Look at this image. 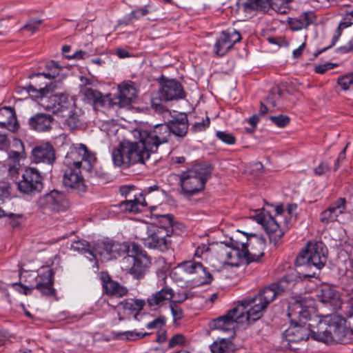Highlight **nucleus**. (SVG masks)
<instances>
[{
  "label": "nucleus",
  "instance_id": "f257e3e1",
  "mask_svg": "<svg viewBox=\"0 0 353 353\" xmlns=\"http://www.w3.org/2000/svg\"><path fill=\"white\" fill-rule=\"evenodd\" d=\"M289 281L286 278L273 283L262 289L252 298H247L239 302V305L230 310L225 315L214 319L211 327L214 330L228 332L233 337L236 323L260 319L268 305L288 288Z\"/></svg>",
  "mask_w": 353,
  "mask_h": 353
},
{
  "label": "nucleus",
  "instance_id": "f03ea898",
  "mask_svg": "<svg viewBox=\"0 0 353 353\" xmlns=\"http://www.w3.org/2000/svg\"><path fill=\"white\" fill-rule=\"evenodd\" d=\"M124 254L126 256L121 261V269L134 279H143L150 261L141 246L131 242L111 241V259Z\"/></svg>",
  "mask_w": 353,
  "mask_h": 353
},
{
  "label": "nucleus",
  "instance_id": "7ed1b4c3",
  "mask_svg": "<svg viewBox=\"0 0 353 353\" xmlns=\"http://www.w3.org/2000/svg\"><path fill=\"white\" fill-rule=\"evenodd\" d=\"M305 300L299 296L288 305V316L290 319L291 325L283 332V343H286L285 346L290 349H296L294 344L307 340L310 334L313 337V331H316V327L311 329L310 324H301L296 321L298 319H307L308 312L305 309Z\"/></svg>",
  "mask_w": 353,
  "mask_h": 353
},
{
  "label": "nucleus",
  "instance_id": "20e7f679",
  "mask_svg": "<svg viewBox=\"0 0 353 353\" xmlns=\"http://www.w3.org/2000/svg\"><path fill=\"white\" fill-rule=\"evenodd\" d=\"M345 323L344 318L335 313L325 315L313 331V339L326 344L345 343L349 332Z\"/></svg>",
  "mask_w": 353,
  "mask_h": 353
},
{
  "label": "nucleus",
  "instance_id": "39448f33",
  "mask_svg": "<svg viewBox=\"0 0 353 353\" xmlns=\"http://www.w3.org/2000/svg\"><path fill=\"white\" fill-rule=\"evenodd\" d=\"M143 139L139 141H123L112 152L113 163L118 167L127 168L136 163H144L152 153Z\"/></svg>",
  "mask_w": 353,
  "mask_h": 353
},
{
  "label": "nucleus",
  "instance_id": "423d86ee",
  "mask_svg": "<svg viewBox=\"0 0 353 353\" xmlns=\"http://www.w3.org/2000/svg\"><path fill=\"white\" fill-rule=\"evenodd\" d=\"M212 171L210 164L201 163L183 172L180 175L183 194L188 197L203 190Z\"/></svg>",
  "mask_w": 353,
  "mask_h": 353
},
{
  "label": "nucleus",
  "instance_id": "0eeeda50",
  "mask_svg": "<svg viewBox=\"0 0 353 353\" xmlns=\"http://www.w3.org/2000/svg\"><path fill=\"white\" fill-rule=\"evenodd\" d=\"M134 235L143 241L145 247L165 252L168 249L170 241L167 238L172 235V231L157 228L154 224L142 223L136 226Z\"/></svg>",
  "mask_w": 353,
  "mask_h": 353
},
{
  "label": "nucleus",
  "instance_id": "6e6552de",
  "mask_svg": "<svg viewBox=\"0 0 353 353\" xmlns=\"http://www.w3.org/2000/svg\"><path fill=\"white\" fill-rule=\"evenodd\" d=\"M160 85L151 101V106L156 112H162L164 110L161 101H177L185 97V90L177 80L164 79Z\"/></svg>",
  "mask_w": 353,
  "mask_h": 353
},
{
  "label": "nucleus",
  "instance_id": "1a4fd4ad",
  "mask_svg": "<svg viewBox=\"0 0 353 353\" xmlns=\"http://www.w3.org/2000/svg\"><path fill=\"white\" fill-rule=\"evenodd\" d=\"M172 275L180 281L191 279L198 285L210 284L213 279L212 274L206 271L203 265L194 261L182 262L174 269Z\"/></svg>",
  "mask_w": 353,
  "mask_h": 353
},
{
  "label": "nucleus",
  "instance_id": "9d476101",
  "mask_svg": "<svg viewBox=\"0 0 353 353\" xmlns=\"http://www.w3.org/2000/svg\"><path fill=\"white\" fill-rule=\"evenodd\" d=\"M276 216L256 214L254 219L260 223L268 234L270 242L276 245L281 242L285 232L288 230V221H285V225L281 226L279 221L282 219V213L284 212L283 205H278L275 208Z\"/></svg>",
  "mask_w": 353,
  "mask_h": 353
},
{
  "label": "nucleus",
  "instance_id": "9b49d317",
  "mask_svg": "<svg viewBox=\"0 0 353 353\" xmlns=\"http://www.w3.org/2000/svg\"><path fill=\"white\" fill-rule=\"evenodd\" d=\"M327 251L323 242H310L305 249L300 252L296 257L298 265L314 267L317 270H321L327 261Z\"/></svg>",
  "mask_w": 353,
  "mask_h": 353
},
{
  "label": "nucleus",
  "instance_id": "f8f14e48",
  "mask_svg": "<svg viewBox=\"0 0 353 353\" xmlns=\"http://www.w3.org/2000/svg\"><path fill=\"white\" fill-rule=\"evenodd\" d=\"M134 137L144 140L149 150L155 152L158 147L168 141L170 128L168 124L161 123L150 130L136 129L133 131Z\"/></svg>",
  "mask_w": 353,
  "mask_h": 353
},
{
  "label": "nucleus",
  "instance_id": "ddd939ff",
  "mask_svg": "<svg viewBox=\"0 0 353 353\" xmlns=\"http://www.w3.org/2000/svg\"><path fill=\"white\" fill-rule=\"evenodd\" d=\"M96 161L95 155L88 151L85 145L80 144L68 152L65 163L68 168L84 170L91 172L93 163Z\"/></svg>",
  "mask_w": 353,
  "mask_h": 353
},
{
  "label": "nucleus",
  "instance_id": "4468645a",
  "mask_svg": "<svg viewBox=\"0 0 353 353\" xmlns=\"http://www.w3.org/2000/svg\"><path fill=\"white\" fill-rule=\"evenodd\" d=\"M43 178L35 168H27L22 174V179L17 183L20 192L28 195H34L43 189Z\"/></svg>",
  "mask_w": 353,
  "mask_h": 353
},
{
  "label": "nucleus",
  "instance_id": "2eb2a0df",
  "mask_svg": "<svg viewBox=\"0 0 353 353\" xmlns=\"http://www.w3.org/2000/svg\"><path fill=\"white\" fill-rule=\"evenodd\" d=\"M31 158L33 163H43L47 170H51L56 160V151L52 144L44 143L32 149Z\"/></svg>",
  "mask_w": 353,
  "mask_h": 353
},
{
  "label": "nucleus",
  "instance_id": "dca6fc26",
  "mask_svg": "<svg viewBox=\"0 0 353 353\" xmlns=\"http://www.w3.org/2000/svg\"><path fill=\"white\" fill-rule=\"evenodd\" d=\"M231 247L225 248L222 255L225 256V263L230 266H239L243 260H245V254L248 253L246 243L238 240L231 239Z\"/></svg>",
  "mask_w": 353,
  "mask_h": 353
},
{
  "label": "nucleus",
  "instance_id": "f3484780",
  "mask_svg": "<svg viewBox=\"0 0 353 353\" xmlns=\"http://www.w3.org/2000/svg\"><path fill=\"white\" fill-rule=\"evenodd\" d=\"M65 196L63 192L57 190H52L50 192L41 196L37 203L39 206L43 209L60 212L65 209Z\"/></svg>",
  "mask_w": 353,
  "mask_h": 353
},
{
  "label": "nucleus",
  "instance_id": "a211bd4d",
  "mask_svg": "<svg viewBox=\"0 0 353 353\" xmlns=\"http://www.w3.org/2000/svg\"><path fill=\"white\" fill-rule=\"evenodd\" d=\"M241 39L240 33L234 29L223 31L214 45V52L217 55L223 56Z\"/></svg>",
  "mask_w": 353,
  "mask_h": 353
},
{
  "label": "nucleus",
  "instance_id": "6ab92c4d",
  "mask_svg": "<svg viewBox=\"0 0 353 353\" xmlns=\"http://www.w3.org/2000/svg\"><path fill=\"white\" fill-rule=\"evenodd\" d=\"M81 170L68 167L63 176V184L64 186L75 191L78 194L85 192L86 190V185L81 175Z\"/></svg>",
  "mask_w": 353,
  "mask_h": 353
},
{
  "label": "nucleus",
  "instance_id": "aec40b11",
  "mask_svg": "<svg viewBox=\"0 0 353 353\" xmlns=\"http://www.w3.org/2000/svg\"><path fill=\"white\" fill-rule=\"evenodd\" d=\"M318 296L322 303L330 307L334 311L341 307L342 301L339 292L328 285H322L318 290Z\"/></svg>",
  "mask_w": 353,
  "mask_h": 353
},
{
  "label": "nucleus",
  "instance_id": "412c9836",
  "mask_svg": "<svg viewBox=\"0 0 353 353\" xmlns=\"http://www.w3.org/2000/svg\"><path fill=\"white\" fill-rule=\"evenodd\" d=\"M245 243L248 246V253L245 254V260L248 262L259 261L264 254L265 248V240L263 236L252 235V239L247 238Z\"/></svg>",
  "mask_w": 353,
  "mask_h": 353
},
{
  "label": "nucleus",
  "instance_id": "4be33fe9",
  "mask_svg": "<svg viewBox=\"0 0 353 353\" xmlns=\"http://www.w3.org/2000/svg\"><path fill=\"white\" fill-rule=\"evenodd\" d=\"M103 288L107 294L116 297H122L128 294V289L119 283L113 281L110 276L104 272L99 274Z\"/></svg>",
  "mask_w": 353,
  "mask_h": 353
},
{
  "label": "nucleus",
  "instance_id": "5701e85b",
  "mask_svg": "<svg viewBox=\"0 0 353 353\" xmlns=\"http://www.w3.org/2000/svg\"><path fill=\"white\" fill-rule=\"evenodd\" d=\"M28 125L32 130L43 132L51 130L54 123V118L50 114L37 113L29 118Z\"/></svg>",
  "mask_w": 353,
  "mask_h": 353
},
{
  "label": "nucleus",
  "instance_id": "b1692460",
  "mask_svg": "<svg viewBox=\"0 0 353 353\" xmlns=\"http://www.w3.org/2000/svg\"><path fill=\"white\" fill-rule=\"evenodd\" d=\"M239 7L248 14L265 13L271 8H272V1L271 0H239Z\"/></svg>",
  "mask_w": 353,
  "mask_h": 353
},
{
  "label": "nucleus",
  "instance_id": "393cba45",
  "mask_svg": "<svg viewBox=\"0 0 353 353\" xmlns=\"http://www.w3.org/2000/svg\"><path fill=\"white\" fill-rule=\"evenodd\" d=\"M54 285V271L48 269L38 276L37 283L34 288L39 290L42 295L52 296L55 294Z\"/></svg>",
  "mask_w": 353,
  "mask_h": 353
},
{
  "label": "nucleus",
  "instance_id": "a878e982",
  "mask_svg": "<svg viewBox=\"0 0 353 353\" xmlns=\"http://www.w3.org/2000/svg\"><path fill=\"white\" fill-rule=\"evenodd\" d=\"M0 128L16 132L19 128L14 108L4 106L0 108Z\"/></svg>",
  "mask_w": 353,
  "mask_h": 353
},
{
  "label": "nucleus",
  "instance_id": "bb28decb",
  "mask_svg": "<svg viewBox=\"0 0 353 353\" xmlns=\"http://www.w3.org/2000/svg\"><path fill=\"white\" fill-rule=\"evenodd\" d=\"M119 93L114 98V103L120 107L130 105L137 94V90L132 83H124L119 85Z\"/></svg>",
  "mask_w": 353,
  "mask_h": 353
},
{
  "label": "nucleus",
  "instance_id": "cd10ccee",
  "mask_svg": "<svg viewBox=\"0 0 353 353\" xmlns=\"http://www.w3.org/2000/svg\"><path fill=\"white\" fill-rule=\"evenodd\" d=\"M352 23H353V8L348 7L345 10L344 21L340 23L338 28L335 30L334 34L332 39L331 44L330 46H328L327 47H325V48H323L322 50H319L316 52H315L314 54V57H317L321 53H322L323 52H324V51L327 50V49L330 48L331 47H332L336 43V41L339 40V38L340 37V36L341 34V29L343 28L348 27Z\"/></svg>",
  "mask_w": 353,
  "mask_h": 353
},
{
  "label": "nucleus",
  "instance_id": "c85d7f7f",
  "mask_svg": "<svg viewBox=\"0 0 353 353\" xmlns=\"http://www.w3.org/2000/svg\"><path fill=\"white\" fill-rule=\"evenodd\" d=\"M90 256L97 261L100 260L105 262L111 260V241H99L94 243L91 249Z\"/></svg>",
  "mask_w": 353,
  "mask_h": 353
},
{
  "label": "nucleus",
  "instance_id": "c756f323",
  "mask_svg": "<svg viewBox=\"0 0 353 353\" xmlns=\"http://www.w3.org/2000/svg\"><path fill=\"white\" fill-rule=\"evenodd\" d=\"M188 117L185 114H181L172 120L168 125L170 135L173 133L179 137H183L186 135L188 129Z\"/></svg>",
  "mask_w": 353,
  "mask_h": 353
},
{
  "label": "nucleus",
  "instance_id": "7c9ffc66",
  "mask_svg": "<svg viewBox=\"0 0 353 353\" xmlns=\"http://www.w3.org/2000/svg\"><path fill=\"white\" fill-rule=\"evenodd\" d=\"M173 296L172 289L166 286L150 296L147 299V303L150 307L161 306L166 301H172Z\"/></svg>",
  "mask_w": 353,
  "mask_h": 353
},
{
  "label": "nucleus",
  "instance_id": "2f4dec72",
  "mask_svg": "<svg viewBox=\"0 0 353 353\" xmlns=\"http://www.w3.org/2000/svg\"><path fill=\"white\" fill-rule=\"evenodd\" d=\"M39 80L36 78V85H29L27 86V92L32 97L43 98L53 92L51 84L48 83H39Z\"/></svg>",
  "mask_w": 353,
  "mask_h": 353
},
{
  "label": "nucleus",
  "instance_id": "473e14b6",
  "mask_svg": "<svg viewBox=\"0 0 353 353\" xmlns=\"http://www.w3.org/2000/svg\"><path fill=\"white\" fill-rule=\"evenodd\" d=\"M147 204L145 202V199L141 194L139 197H135L134 199H129L122 201L119 207L121 210L132 213H137L141 211L140 207H144Z\"/></svg>",
  "mask_w": 353,
  "mask_h": 353
},
{
  "label": "nucleus",
  "instance_id": "72a5a7b5",
  "mask_svg": "<svg viewBox=\"0 0 353 353\" xmlns=\"http://www.w3.org/2000/svg\"><path fill=\"white\" fill-rule=\"evenodd\" d=\"M81 93L88 103H93L94 105H104L106 99L98 90L90 88H84L81 90Z\"/></svg>",
  "mask_w": 353,
  "mask_h": 353
},
{
  "label": "nucleus",
  "instance_id": "f704fd0d",
  "mask_svg": "<svg viewBox=\"0 0 353 353\" xmlns=\"http://www.w3.org/2000/svg\"><path fill=\"white\" fill-rule=\"evenodd\" d=\"M61 70V67L58 63L54 61H50L47 63L46 65V70L42 72L35 74L34 77L38 80L42 77L51 80L59 74Z\"/></svg>",
  "mask_w": 353,
  "mask_h": 353
},
{
  "label": "nucleus",
  "instance_id": "c9c22d12",
  "mask_svg": "<svg viewBox=\"0 0 353 353\" xmlns=\"http://www.w3.org/2000/svg\"><path fill=\"white\" fill-rule=\"evenodd\" d=\"M212 353H232L234 351V346L231 341L226 339H221L214 341L210 345Z\"/></svg>",
  "mask_w": 353,
  "mask_h": 353
},
{
  "label": "nucleus",
  "instance_id": "e433bc0d",
  "mask_svg": "<svg viewBox=\"0 0 353 353\" xmlns=\"http://www.w3.org/2000/svg\"><path fill=\"white\" fill-rule=\"evenodd\" d=\"M53 100L58 103L59 107L54 110L53 112H57L59 109H68L73 105L72 97L66 93H55L50 96Z\"/></svg>",
  "mask_w": 353,
  "mask_h": 353
},
{
  "label": "nucleus",
  "instance_id": "4c0bfd02",
  "mask_svg": "<svg viewBox=\"0 0 353 353\" xmlns=\"http://www.w3.org/2000/svg\"><path fill=\"white\" fill-rule=\"evenodd\" d=\"M159 225H156L157 228H162L166 230H171L172 235L174 234L177 225L173 221V216L171 214H163L157 216Z\"/></svg>",
  "mask_w": 353,
  "mask_h": 353
},
{
  "label": "nucleus",
  "instance_id": "58836bf2",
  "mask_svg": "<svg viewBox=\"0 0 353 353\" xmlns=\"http://www.w3.org/2000/svg\"><path fill=\"white\" fill-rule=\"evenodd\" d=\"M346 201L344 198H339L335 202H334L327 210L331 213L334 218L337 220V217L339 214H342L345 212L346 209Z\"/></svg>",
  "mask_w": 353,
  "mask_h": 353
},
{
  "label": "nucleus",
  "instance_id": "ea45409f",
  "mask_svg": "<svg viewBox=\"0 0 353 353\" xmlns=\"http://www.w3.org/2000/svg\"><path fill=\"white\" fill-rule=\"evenodd\" d=\"M13 147H14L17 150H10L9 151L8 162L17 161L19 163L20 159L22 157L24 152L23 144L20 140L14 139L13 141Z\"/></svg>",
  "mask_w": 353,
  "mask_h": 353
},
{
  "label": "nucleus",
  "instance_id": "a19ab883",
  "mask_svg": "<svg viewBox=\"0 0 353 353\" xmlns=\"http://www.w3.org/2000/svg\"><path fill=\"white\" fill-rule=\"evenodd\" d=\"M121 304L125 310L139 312L143 309L145 301L140 299H126Z\"/></svg>",
  "mask_w": 353,
  "mask_h": 353
},
{
  "label": "nucleus",
  "instance_id": "79ce46f5",
  "mask_svg": "<svg viewBox=\"0 0 353 353\" xmlns=\"http://www.w3.org/2000/svg\"><path fill=\"white\" fill-rule=\"evenodd\" d=\"M70 249L74 252L81 254L88 253L90 255L91 252L90 244L83 239L73 241L70 245Z\"/></svg>",
  "mask_w": 353,
  "mask_h": 353
},
{
  "label": "nucleus",
  "instance_id": "37998d69",
  "mask_svg": "<svg viewBox=\"0 0 353 353\" xmlns=\"http://www.w3.org/2000/svg\"><path fill=\"white\" fill-rule=\"evenodd\" d=\"M64 124L70 129H77L81 124L79 115L70 111L68 118L65 119Z\"/></svg>",
  "mask_w": 353,
  "mask_h": 353
},
{
  "label": "nucleus",
  "instance_id": "c03bdc74",
  "mask_svg": "<svg viewBox=\"0 0 353 353\" xmlns=\"http://www.w3.org/2000/svg\"><path fill=\"white\" fill-rule=\"evenodd\" d=\"M338 84L344 90H347L353 85V73L347 74L338 79Z\"/></svg>",
  "mask_w": 353,
  "mask_h": 353
},
{
  "label": "nucleus",
  "instance_id": "a18cd8bd",
  "mask_svg": "<svg viewBox=\"0 0 353 353\" xmlns=\"http://www.w3.org/2000/svg\"><path fill=\"white\" fill-rule=\"evenodd\" d=\"M269 119L274 124L279 128L285 127L290 122L289 117L283 114L270 116Z\"/></svg>",
  "mask_w": 353,
  "mask_h": 353
},
{
  "label": "nucleus",
  "instance_id": "49530a36",
  "mask_svg": "<svg viewBox=\"0 0 353 353\" xmlns=\"http://www.w3.org/2000/svg\"><path fill=\"white\" fill-rule=\"evenodd\" d=\"M186 342L185 337L182 334H174L169 341L168 347L184 345Z\"/></svg>",
  "mask_w": 353,
  "mask_h": 353
},
{
  "label": "nucleus",
  "instance_id": "de8ad7c7",
  "mask_svg": "<svg viewBox=\"0 0 353 353\" xmlns=\"http://www.w3.org/2000/svg\"><path fill=\"white\" fill-rule=\"evenodd\" d=\"M216 137L226 144H234L236 141L235 137L230 133L224 131H217Z\"/></svg>",
  "mask_w": 353,
  "mask_h": 353
},
{
  "label": "nucleus",
  "instance_id": "09e8293b",
  "mask_svg": "<svg viewBox=\"0 0 353 353\" xmlns=\"http://www.w3.org/2000/svg\"><path fill=\"white\" fill-rule=\"evenodd\" d=\"M170 307L174 321H176L182 319L183 310L181 307L177 305L176 301H170Z\"/></svg>",
  "mask_w": 353,
  "mask_h": 353
},
{
  "label": "nucleus",
  "instance_id": "8fccbe9b",
  "mask_svg": "<svg viewBox=\"0 0 353 353\" xmlns=\"http://www.w3.org/2000/svg\"><path fill=\"white\" fill-rule=\"evenodd\" d=\"M272 1V8L281 13L285 12L286 5L292 1V0H271Z\"/></svg>",
  "mask_w": 353,
  "mask_h": 353
},
{
  "label": "nucleus",
  "instance_id": "3c124183",
  "mask_svg": "<svg viewBox=\"0 0 353 353\" xmlns=\"http://www.w3.org/2000/svg\"><path fill=\"white\" fill-rule=\"evenodd\" d=\"M210 119L208 117H206V118L205 119H202L201 121L196 122L192 125V128L195 132H201L208 128V126L210 125Z\"/></svg>",
  "mask_w": 353,
  "mask_h": 353
},
{
  "label": "nucleus",
  "instance_id": "603ef678",
  "mask_svg": "<svg viewBox=\"0 0 353 353\" xmlns=\"http://www.w3.org/2000/svg\"><path fill=\"white\" fill-rule=\"evenodd\" d=\"M42 23L41 20L33 19L27 23L24 26L23 29L34 33L36 32Z\"/></svg>",
  "mask_w": 353,
  "mask_h": 353
},
{
  "label": "nucleus",
  "instance_id": "864d4df0",
  "mask_svg": "<svg viewBox=\"0 0 353 353\" xmlns=\"http://www.w3.org/2000/svg\"><path fill=\"white\" fill-rule=\"evenodd\" d=\"M149 334L148 333H141V332H133V331H127V332H125L123 333H120L119 335L122 336H125V339L127 340H135L136 339H138V338H142L143 336H145L147 335H148Z\"/></svg>",
  "mask_w": 353,
  "mask_h": 353
},
{
  "label": "nucleus",
  "instance_id": "5fc2aeb1",
  "mask_svg": "<svg viewBox=\"0 0 353 353\" xmlns=\"http://www.w3.org/2000/svg\"><path fill=\"white\" fill-rule=\"evenodd\" d=\"M165 318L164 316H160L152 321L148 323L146 325V327L148 329H154V328H158L161 327L165 323Z\"/></svg>",
  "mask_w": 353,
  "mask_h": 353
},
{
  "label": "nucleus",
  "instance_id": "6e6d98bb",
  "mask_svg": "<svg viewBox=\"0 0 353 353\" xmlns=\"http://www.w3.org/2000/svg\"><path fill=\"white\" fill-rule=\"evenodd\" d=\"M7 166L8 174L10 176H14L18 174L19 170L20 168V163L19 162H8Z\"/></svg>",
  "mask_w": 353,
  "mask_h": 353
},
{
  "label": "nucleus",
  "instance_id": "4d7b16f0",
  "mask_svg": "<svg viewBox=\"0 0 353 353\" xmlns=\"http://www.w3.org/2000/svg\"><path fill=\"white\" fill-rule=\"evenodd\" d=\"M335 221L336 219L334 218V216H332L327 209L323 211L320 214V221L322 223L327 224Z\"/></svg>",
  "mask_w": 353,
  "mask_h": 353
},
{
  "label": "nucleus",
  "instance_id": "13d9d810",
  "mask_svg": "<svg viewBox=\"0 0 353 353\" xmlns=\"http://www.w3.org/2000/svg\"><path fill=\"white\" fill-rule=\"evenodd\" d=\"M329 170V165L327 163L322 162L316 168H314V172L315 174L321 176L324 174Z\"/></svg>",
  "mask_w": 353,
  "mask_h": 353
},
{
  "label": "nucleus",
  "instance_id": "bf43d9fd",
  "mask_svg": "<svg viewBox=\"0 0 353 353\" xmlns=\"http://www.w3.org/2000/svg\"><path fill=\"white\" fill-rule=\"evenodd\" d=\"M148 13V10L146 7L136 9L131 13V18L139 19L141 17L146 15Z\"/></svg>",
  "mask_w": 353,
  "mask_h": 353
},
{
  "label": "nucleus",
  "instance_id": "052dcab7",
  "mask_svg": "<svg viewBox=\"0 0 353 353\" xmlns=\"http://www.w3.org/2000/svg\"><path fill=\"white\" fill-rule=\"evenodd\" d=\"M349 144H350L349 143H347L346 146L339 153V157H338V158L336 160V162L334 163V171L338 170V168L340 166L341 163L343 162L345 160V151H346V149L348 147Z\"/></svg>",
  "mask_w": 353,
  "mask_h": 353
},
{
  "label": "nucleus",
  "instance_id": "680f3d73",
  "mask_svg": "<svg viewBox=\"0 0 353 353\" xmlns=\"http://www.w3.org/2000/svg\"><path fill=\"white\" fill-rule=\"evenodd\" d=\"M334 65H335V64H333L332 63H327L325 64H323V65H319L318 66H316L315 68V72L316 73H319V74H323L325 73L327 70H330L332 68H333Z\"/></svg>",
  "mask_w": 353,
  "mask_h": 353
},
{
  "label": "nucleus",
  "instance_id": "e2e57ef3",
  "mask_svg": "<svg viewBox=\"0 0 353 353\" xmlns=\"http://www.w3.org/2000/svg\"><path fill=\"white\" fill-rule=\"evenodd\" d=\"M353 50V37L350 41L347 46H341L337 49L338 52L345 53Z\"/></svg>",
  "mask_w": 353,
  "mask_h": 353
},
{
  "label": "nucleus",
  "instance_id": "0e129e2a",
  "mask_svg": "<svg viewBox=\"0 0 353 353\" xmlns=\"http://www.w3.org/2000/svg\"><path fill=\"white\" fill-rule=\"evenodd\" d=\"M10 185L5 182H0V192L3 196H8L10 194Z\"/></svg>",
  "mask_w": 353,
  "mask_h": 353
},
{
  "label": "nucleus",
  "instance_id": "69168bd1",
  "mask_svg": "<svg viewBox=\"0 0 353 353\" xmlns=\"http://www.w3.org/2000/svg\"><path fill=\"white\" fill-rule=\"evenodd\" d=\"M208 250V247L205 245H202L196 248L194 255L197 257H201L202 255L205 254Z\"/></svg>",
  "mask_w": 353,
  "mask_h": 353
},
{
  "label": "nucleus",
  "instance_id": "338daca9",
  "mask_svg": "<svg viewBox=\"0 0 353 353\" xmlns=\"http://www.w3.org/2000/svg\"><path fill=\"white\" fill-rule=\"evenodd\" d=\"M8 145L7 137L4 134L0 133V150L6 148Z\"/></svg>",
  "mask_w": 353,
  "mask_h": 353
},
{
  "label": "nucleus",
  "instance_id": "774afa93",
  "mask_svg": "<svg viewBox=\"0 0 353 353\" xmlns=\"http://www.w3.org/2000/svg\"><path fill=\"white\" fill-rule=\"evenodd\" d=\"M305 46V43H303L299 48L293 50V56L294 58H298L301 55Z\"/></svg>",
  "mask_w": 353,
  "mask_h": 353
}]
</instances>
